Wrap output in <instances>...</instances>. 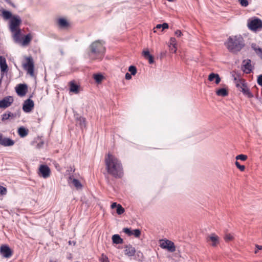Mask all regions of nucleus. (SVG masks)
Returning a JSON list of instances; mask_svg holds the SVG:
<instances>
[{
  "mask_svg": "<svg viewBox=\"0 0 262 262\" xmlns=\"http://www.w3.org/2000/svg\"><path fill=\"white\" fill-rule=\"evenodd\" d=\"M106 170L109 174L116 178H120L123 174L121 162L114 155L108 154L105 158Z\"/></svg>",
  "mask_w": 262,
  "mask_h": 262,
  "instance_id": "1",
  "label": "nucleus"
},
{
  "mask_svg": "<svg viewBox=\"0 0 262 262\" xmlns=\"http://www.w3.org/2000/svg\"><path fill=\"white\" fill-rule=\"evenodd\" d=\"M104 42L103 40H96L93 42L90 46V51L88 55L91 60H101L105 52L104 46Z\"/></svg>",
  "mask_w": 262,
  "mask_h": 262,
  "instance_id": "2",
  "label": "nucleus"
},
{
  "mask_svg": "<svg viewBox=\"0 0 262 262\" xmlns=\"http://www.w3.org/2000/svg\"><path fill=\"white\" fill-rule=\"evenodd\" d=\"M225 45L230 52L237 53L245 47V43L243 37L237 35L230 36Z\"/></svg>",
  "mask_w": 262,
  "mask_h": 262,
  "instance_id": "3",
  "label": "nucleus"
},
{
  "mask_svg": "<svg viewBox=\"0 0 262 262\" xmlns=\"http://www.w3.org/2000/svg\"><path fill=\"white\" fill-rule=\"evenodd\" d=\"M247 25L250 30L256 32L262 28V21L258 18L249 19Z\"/></svg>",
  "mask_w": 262,
  "mask_h": 262,
  "instance_id": "4",
  "label": "nucleus"
},
{
  "mask_svg": "<svg viewBox=\"0 0 262 262\" xmlns=\"http://www.w3.org/2000/svg\"><path fill=\"white\" fill-rule=\"evenodd\" d=\"M25 58L26 62L23 64L24 69L31 77H34V64L33 58L31 56L26 57Z\"/></svg>",
  "mask_w": 262,
  "mask_h": 262,
  "instance_id": "5",
  "label": "nucleus"
},
{
  "mask_svg": "<svg viewBox=\"0 0 262 262\" xmlns=\"http://www.w3.org/2000/svg\"><path fill=\"white\" fill-rule=\"evenodd\" d=\"M160 247L163 249H166L170 252H173L176 251V246L173 242L168 239H163L160 240Z\"/></svg>",
  "mask_w": 262,
  "mask_h": 262,
  "instance_id": "6",
  "label": "nucleus"
},
{
  "mask_svg": "<svg viewBox=\"0 0 262 262\" xmlns=\"http://www.w3.org/2000/svg\"><path fill=\"white\" fill-rule=\"evenodd\" d=\"M21 19L18 16H14L10 21V29L11 32L15 31L19 29L18 27L20 25Z\"/></svg>",
  "mask_w": 262,
  "mask_h": 262,
  "instance_id": "7",
  "label": "nucleus"
},
{
  "mask_svg": "<svg viewBox=\"0 0 262 262\" xmlns=\"http://www.w3.org/2000/svg\"><path fill=\"white\" fill-rule=\"evenodd\" d=\"M1 254L5 258H9L12 255V251L7 245H4L1 246Z\"/></svg>",
  "mask_w": 262,
  "mask_h": 262,
  "instance_id": "8",
  "label": "nucleus"
},
{
  "mask_svg": "<svg viewBox=\"0 0 262 262\" xmlns=\"http://www.w3.org/2000/svg\"><path fill=\"white\" fill-rule=\"evenodd\" d=\"M50 169L46 165H41L39 168V174L45 179H46L50 176Z\"/></svg>",
  "mask_w": 262,
  "mask_h": 262,
  "instance_id": "9",
  "label": "nucleus"
},
{
  "mask_svg": "<svg viewBox=\"0 0 262 262\" xmlns=\"http://www.w3.org/2000/svg\"><path fill=\"white\" fill-rule=\"evenodd\" d=\"M14 141L9 138L4 137L3 135L0 133V145L3 146H11L14 144Z\"/></svg>",
  "mask_w": 262,
  "mask_h": 262,
  "instance_id": "10",
  "label": "nucleus"
},
{
  "mask_svg": "<svg viewBox=\"0 0 262 262\" xmlns=\"http://www.w3.org/2000/svg\"><path fill=\"white\" fill-rule=\"evenodd\" d=\"M251 62V60L249 59H245L243 61L242 69L243 71L247 74L250 73L252 71L253 67Z\"/></svg>",
  "mask_w": 262,
  "mask_h": 262,
  "instance_id": "11",
  "label": "nucleus"
},
{
  "mask_svg": "<svg viewBox=\"0 0 262 262\" xmlns=\"http://www.w3.org/2000/svg\"><path fill=\"white\" fill-rule=\"evenodd\" d=\"M14 100L12 96H7L0 101V108L9 107L13 103Z\"/></svg>",
  "mask_w": 262,
  "mask_h": 262,
  "instance_id": "12",
  "label": "nucleus"
},
{
  "mask_svg": "<svg viewBox=\"0 0 262 262\" xmlns=\"http://www.w3.org/2000/svg\"><path fill=\"white\" fill-rule=\"evenodd\" d=\"M34 107V102L30 99L26 100L23 104V110L26 113L30 112Z\"/></svg>",
  "mask_w": 262,
  "mask_h": 262,
  "instance_id": "13",
  "label": "nucleus"
},
{
  "mask_svg": "<svg viewBox=\"0 0 262 262\" xmlns=\"http://www.w3.org/2000/svg\"><path fill=\"white\" fill-rule=\"evenodd\" d=\"M27 91V86L25 84H18L16 87V92L20 96H24L26 95Z\"/></svg>",
  "mask_w": 262,
  "mask_h": 262,
  "instance_id": "14",
  "label": "nucleus"
},
{
  "mask_svg": "<svg viewBox=\"0 0 262 262\" xmlns=\"http://www.w3.org/2000/svg\"><path fill=\"white\" fill-rule=\"evenodd\" d=\"M136 253L135 248L130 245H126L124 247V254L125 255L132 257Z\"/></svg>",
  "mask_w": 262,
  "mask_h": 262,
  "instance_id": "15",
  "label": "nucleus"
},
{
  "mask_svg": "<svg viewBox=\"0 0 262 262\" xmlns=\"http://www.w3.org/2000/svg\"><path fill=\"white\" fill-rule=\"evenodd\" d=\"M0 68L2 75H3V73L8 71V67L6 63V60L5 58L2 56H0Z\"/></svg>",
  "mask_w": 262,
  "mask_h": 262,
  "instance_id": "16",
  "label": "nucleus"
},
{
  "mask_svg": "<svg viewBox=\"0 0 262 262\" xmlns=\"http://www.w3.org/2000/svg\"><path fill=\"white\" fill-rule=\"evenodd\" d=\"M219 237L215 234H211L207 238L208 241H211L212 242L211 245L213 247H215L219 243Z\"/></svg>",
  "mask_w": 262,
  "mask_h": 262,
  "instance_id": "17",
  "label": "nucleus"
},
{
  "mask_svg": "<svg viewBox=\"0 0 262 262\" xmlns=\"http://www.w3.org/2000/svg\"><path fill=\"white\" fill-rule=\"evenodd\" d=\"M242 89L240 90L244 95L249 98L253 97V95L250 92L249 89L246 85H242Z\"/></svg>",
  "mask_w": 262,
  "mask_h": 262,
  "instance_id": "18",
  "label": "nucleus"
},
{
  "mask_svg": "<svg viewBox=\"0 0 262 262\" xmlns=\"http://www.w3.org/2000/svg\"><path fill=\"white\" fill-rule=\"evenodd\" d=\"M208 80L210 81H212L213 80H215V83L219 84L221 81V78L218 74L211 73L208 76Z\"/></svg>",
  "mask_w": 262,
  "mask_h": 262,
  "instance_id": "19",
  "label": "nucleus"
},
{
  "mask_svg": "<svg viewBox=\"0 0 262 262\" xmlns=\"http://www.w3.org/2000/svg\"><path fill=\"white\" fill-rule=\"evenodd\" d=\"M70 181V183L72 184L77 189H81L82 185L79 180L75 178H72V177L69 178Z\"/></svg>",
  "mask_w": 262,
  "mask_h": 262,
  "instance_id": "20",
  "label": "nucleus"
},
{
  "mask_svg": "<svg viewBox=\"0 0 262 262\" xmlns=\"http://www.w3.org/2000/svg\"><path fill=\"white\" fill-rule=\"evenodd\" d=\"M76 123L78 124L81 129L86 127V120L85 119L82 117H76Z\"/></svg>",
  "mask_w": 262,
  "mask_h": 262,
  "instance_id": "21",
  "label": "nucleus"
},
{
  "mask_svg": "<svg viewBox=\"0 0 262 262\" xmlns=\"http://www.w3.org/2000/svg\"><path fill=\"white\" fill-rule=\"evenodd\" d=\"M251 48L255 51L256 54L262 59V48H259L255 43L252 44Z\"/></svg>",
  "mask_w": 262,
  "mask_h": 262,
  "instance_id": "22",
  "label": "nucleus"
},
{
  "mask_svg": "<svg viewBox=\"0 0 262 262\" xmlns=\"http://www.w3.org/2000/svg\"><path fill=\"white\" fill-rule=\"evenodd\" d=\"M28 129L23 126H21L18 129V134L19 136L21 138H24L27 136L28 134Z\"/></svg>",
  "mask_w": 262,
  "mask_h": 262,
  "instance_id": "23",
  "label": "nucleus"
},
{
  "mask_svg": "<svg viewBox=\"0 0 262 262\" xmlns=\"http://www.w3.org/2000/svg\"><path fill=\"white\" fill-rule=\"evenodd\" d=\"M79 86L75 84L74 82H70V92H73L75 94H77L79 92Z\"/></svg>",
  "mask_w": 262,
  "mask_h": 262,
  "instance_id": "24",
  "label": "nucleus"
},
{
  "mask_svg": "<svg viewBox=\"0 0 262 262\" xmlns=\"http://www.w3.org/2000/svg\"><path fill=\"white\" fill-rule=\"evenodd\" d=\"M12 32L13 33V38L15 41L19 42L20 41V30L18 29V30Z\"/></svg>",
  "mask_w": 262,
  "mask_h": 262,
  "instance_id": "25",
  "label": "nucleus"
},
{
  "mask_svg": "<svg viewBox=\"0 0 262 262\" xmlns=\"http://www.w3.org/2000/svg\"><path fill=\"white\" fill-rule=\"evenodd\" d=\"M32 39V36L30 34H28L27 35L25 36V37L23 39V40L21 42V45L23 46H26L28 45L29 42L31 41Z\"/></svg>",
  "mask_w": 262,
  "mask_h": 262,
  "instance_id": "26",
  "label": "nucleus"
},
{
  "mask_svg": "<svg viewBox=\"0 0 262 262\" xmlns=\"http://www.w3.org/2000/svg\"><path fill=\"white\" fill-rule=\"evenodd\" d=\"M112 241L114 244H119L123 243V239L118 234H115L112 236Z\"/></svg>",
  "mask_w": 262,
  "mask_h": 262,
  "instance_id": "27",
  "label": "nucleus"
},
{
  "mask_svg": "<svg viewBox=\"0 0 262 262\" xmlns=\"http://www.w3.org/2000/svg\"><path fill=\"white\" fill-rule=\"evenodd\" d=\"M15 117H16V114H14L13 113H11V112H9L8 113H5L2 115V120L3 121H5V120H8L10 118H14Z\"/></svg>",
  "mask_w": 262,
  "mask_h": 262,
  "instance_id": "28",
  "label": "nucleus"
},
{
  "mask_svg": "<svg viewBox=\"0 0 262 262\" xmlns=\"http://www.w3.org/2000/svg\"><path fill=\"white\" fill-rule=\"evenodd\" d=\"M216 94L217 95L220 96H226L228 95V92L225 88H222L216 91Z\"/></svg>",
  "mask_w": 262,
  "mask_h": 262,
  "instance_id": "29",
  "label": "nucleus"
},
{
  "mask_svg": "<svg viewBox=\"0 0 262 262\" xmlns=\"http://www.w3.org/2000/svg\"><path fill=\"white\" fill-rule=\"evenodd\" d=\"M2 16L5 19H9L12 18V13L7 10H3L2 11Z\"/></svg>",
  "mask_w": 262,
  "mask_h": 262,
  "instance_id": "30",
  "label": "nucleus"
},
{
  "mask_svg": "<svg viewBox=\"0 0 262 262\" xmlns=\"http://www.w3.org/2000/svg\"><path fill=\"white\" fill-rule=\"evenodd\" d=\"M58 24L61 27H66L68 25V23L66 19L64 18H59L58 20Z\"/></svg>",
  "mask_w": 262,
  "mask_h": 262,
  "instance_id": "31",
  "label": "nucleus"
},
{
  "mask_svg": "<svg viewBox=\"0 0 262 262\" xmlns=\"http://www.w3.org/2000/svg\"><path fill=\"white\" fill-rule=\"evenodd\" d=\"M103 78V75L100 74L94 75V78L97 83H100L102 81Z\"/></svg>",
  "mask_w": 262,
  "mask_h": 262,
  "instance_id": "32",
  "label": "nucleus"
},
{
  "mask_svg": "<svg viewBox=\"0 0 262 262\" xmlns=\"http://www.w3.org/2000/svg\"><path fill=\"white\" fill-rule=\"evenodd\" d=\"M36 142L37 144L36 145V147L37 148H41L43 147L44 144V142L41 139H37Z\"/></svg>",
  "mask_w": 262,
  "mask_h": 262,
  "instance_id": "33",
  "label": "nucleus"
},
{
  "mask_svg": "<svg viewBox=\"0 0 262 262\" xmlns=\"http://www.w3.org/2000/svg\"><path fill=\"white\" fill-rule=\"evenodd\" d=\"M124 209L122 207V206L120 204L117 205V213L118 214L120 215L124 213Z\"/></svg>",
  "mask_w": 262,
  "mask_h": 262,
  "instance_id": "34",
  "label": "nucleus"
},
{
  "mask_svg": "<svg viewBox=\"0 0 262 262\" xmlns=\"http://www.w3.org/2000/svg\"><path fill=\"white\" fill-rule=\"evenodd\" d=\"M128 71L133 75H135L137 73L136 68L134 66H130L128 68Z\"/></svg>",
  "mask_w": 262,
  "mask_h": 262,
  "instance_id": "35",
  "label": "nucleus"
},
{
  "mask_svg": "<svg viewBox=\"0 0 262 262\" xmlns=\"http://www.w3.org/2000/svg\"><path fill=\"white\" fill-rule=\"evenodd\" d=\"M132 235H134L136 237H139L141 234V231L139 229H135L132 231Z\"/></svg>",
  "mask_w": 262,
  "mask_h": 262,
  "instance_id": "36",
  "label": "nucleus"
},
{
  "mask_svg": "<svg viewBox=\"0 0 262 262\" xmlns=\"http://www.w3.org/2000/svg\"><path fill=\"white\" fill-rule=\"evenodd\" d=\"M170 45H172L173 47L174 48V52H176V40L173 37H171L170 38Z\"/></svg>",
  "mask_w": 262,
  "mask_h": 262,
  "instance_id": "37",
  "label": "nucleus"
},
{
  "mask_svg": "<svg viewBox=\"0 0 262 262\" xmlns=\"http://www.w3.org/2000/svg\"><path fill=\"white\" fill-rule=\"evenodd\" d=\"M247 159V156L245 155H239L236 157V160H241L242 161H245Z\"/></svg>",
  "mask_w": 262,
  "mask_h": 262,
  "instance_id": "38",
  "label": "nucleus"
},
{
  "mask_svg": "<svg viewBox=\"0 0 262 262\" xmlns=\"http://www.w3.org/2000/svg\"><path fill=\"white\" fill-rule=\"evenodd\" d=\"M235 165L236 167L242 171H243L245 169V166L244 165H240L239 163L237 161L235 162Z\"/></svg>",
  "mask_w": 262,
  "mask_h": 262,
  "instance_id": "39",
  "label": "nucleus"
},
{
  "mask_svg": "<svg viewBox=\"0 0 262 262\" xmlns=\"http://www.w3.org/2000/svg\"><path fill=\"white\" fill-rule=\"evenodd\" d=\"M224 239L226 242H229L232 241L233 239V237L232 235L227 234L225 235Z\"/></svg>",
  "mask_w": 262,
  "mask_h": 262,
  "instance_id": "40",
  "label": "nucleus"
},
{
  "mask_svg": "<svg viewBox=\"0 0 262 262\" xmlns=\"http://www.w3.org/2000/svg\"><path fill=\"white\" fill-rule=\"evenodd\" d=\"M101 262H109L108 258L107 256L104 254L101 255V257L100 259Z\"/></svg>",
  "mask_w": 262,
  "mask_h": 262,
  "instance_id": "41",
  "label": "nucleus"
},
{
  "mask_svg": "<svg viewBox=\"0 0 262 262\" xmlns=\"http://www.w3.org/2000/svg\"><path fill=\"white\" fill-rule=\"evenodd\" d=\"M6 193H7L6 188H5L2 186H0V194L1 195H5L6 194Z\"/></svg>",
  "mask_w": 262,
  "mask_h": 262,
  "instance_id": "42",
  "label": "nucleus"
},
{
  "mask_svg": "<svg viewBox=\"0 0 262 262\" xmlns=\"http://www.w3.org/2000/svg\"><path fill=\"white\" fill-rule=\"evenodd\" d=\"M123 231L124 233H125L127 235H128L129 236L132 235V230H131L130 229L127 228H125L123 229Z\"/></svg>",
  "mask_w": 262,
  "mask_h": 262,
  "instance_id": "43",
  "label": "nucleus"
},
{
  "mask_svg": "<svg viewBox=\"0 0 262 262\" xmlns=\"http://www.w3.org/2000/svg\"><path fill=\"white\" fill-rule=\"evenodd\" d=\"M240 4L243 7H247L248 5V2L247 0H238Z\"/></svg>",
  "mask_w": 262,
  "mask_h": 262,
  "instance_id": "44",
  "label": "nucleus"
},
{
  "mask_svg": "<svg viewBox=\"0 0 262 262\" xmlns=\"http://www.w3.org/2000/svg\"><path fill=\"white\" fill-rule=\"evenodd\" d=\"M242 85H246L245 83H244L242 81H238L237 82V83H236V86L237 88H238V89H240L241 90L242 89Z\"/></svg>",
  "mask_w": 262,
  "mask_h": 262,
  "instance_id": "45",
  "label": "nucleus"
},
{
  "mask_svg": "<svg viewBox=\"0 0 262 262\" xmlns=\"http://www.w3.org/2000/svg\"><path fill=\"white\" fill-rule=\"evenodd\" d=\"M257 82L259 85L262 86V75L258 76Z\"/></svg>",
  "mask_w": 262,
  "mask_h": 262,
  "instance_id": "46",
  "label": "nucleus"
},
{
  "mask_svg": "<svg viewBox=\"0 0 262 262\" xmlns=\"http://www.w3.org/2000/svg\"><path fill=\"white\" fill-rule=\"evenodd\" d=\"M143 55L144 57V58H146L150 56L151 55L150 54L149 51L146 50V51H144L143 52Z\"/></svg>",
  "mask_w": 262,
  "mask_h": 262,
  "instance_id": "47",
  "label": "nucleus"
},
{
  "mask_svg": "<svg viewBox=\"0 0 262 262\" xmlns=\"http://www.w3.org/2000/svg\"><path fill=\"white\" fill-rule=\"evenodd\" d=\"M146 59L148 60V62L150 64H152L154 62V57L152 55H150L148 57L146 58Z\"/></svg>",
  "mask_w": 262,
  "mask_h": 262,
  "instance_id": "48",
  "label": "nucleus"
},
{
  "mask_svg": "<svg viewBox=\"0 0 262 262\" xmlns=\"http://www.w3.org/2000/svg\"><path fill=\"white\" fill-rule=\"evenodd\" d=\"M174 34L177 36V37H180L183 34L181 32V31L180 30H177L175 31L174 32Z\"/></svg>",
  "mask_w": 262,
  "mask_h": 262,
  "instance_id": "49",
  "label": "nucleus"
},
{
  "mask_svg": "<svg viewBox=\"0 0 262 262\" xmlns=\"http://www.w3.org/2000/svg\"><path fill=\"white\" fill-rule=\"evenodd\" d=\"M161 26H162V30H164L165 29H167L168 28V24L165 23L161 24Z\"/></svg>",
  "mask_w": 262,
  "mask_h": 262,
  "instance_id": "50",
  "label": "nucleus"
},
{
  "mask_svg": "<svg viewBox=\"0 0 262 262\" xmlns=\"http://www.w3.org/2000/svg\"><path fill=\"white\" fill-rule=\"evenodd\" d=\"M255 247H256V249L255 250V253H257L258 250L262 249V246L256 245Z\"/></svg>",
  "mask_w": 262,
  "mask_h": 262,
  "instance_id": "51",
  "label": "nucleus"
},
{
  "mask_svg": "<svg viewBox=\"0 0 262 262\" xmlns=\"http://www.w3.org/2000/svg\"><path fill=\"white\" fill-rule=\"evenodd\" d=\"M132 78V74L128 73H126L125 74V79L127 80H129Z\"/></svg>",
  "mask_w": 262,
  "mask_h": 262,
  "instance_id": "52",
  "label": "nucleus"
},
{
  "mask_svg": "<svg viewBox=\"0 0 262 262\" xmlns=\"http://www.w3.org/2000/svg\"><path fill=\"white\" fill-rule=\"evenodd\" d=\"M162 29L161 24H158V25H157L156 27L154 28V32H156V30L155 29Z\"/></svg>",
  "mask_w": 262,
  "mask_h": 262,
  "instance_id": "53",
  "label": "nucleus"
},
{
  "mask_svg": "<svg viewBox=\"0 0 262 262\" xmlns=\"http://www.w3.org/2000/svg\"><path fill=\"white\" fill-rule=\"evenodd\" d=\"M118 204H117L116 203H113L112 205H111V207L112 208H115V207H117V205Z\"/></svg>",
  "mask_w": 262,
  "mask_h": 262,
  "instance_id": "54",
  "label": "nucleus"
},
{
  "mask_svg": "<svg viewBox=\"0 0 262 262\" xmlns=\"http://www.w3.org/2000/svg\"><path fill=\"white\" fill-rule=\"evenodd\" d=\"M171 50H172H172H173V51L174 50V48H173V47L172 48H171Z\"/></svg>",
  "mask_w": 262,
  "mask_h": 262,
  "instance_id": "55",
  "label": "nucleus"
}]
</instances>
